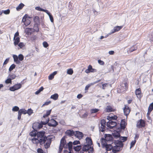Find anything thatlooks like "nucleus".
Segmentation results:
<instances>
[{
	"instance_id": "nucleus-1",
	"label": "nucleus",
	"mask_w": 153,
	"mask_h": 153,
	"mask_svg": "<svg viewBox=\"0 0 153 153\" xmlns=\"http://www.w3.org/2000/svg\"><path fill=\"white\" fill-rule=\"evenodd\" d=\"M45 132L44 131H41L37 132V136L39 140L40 141V145L44 144L45 149L48 148L51 144L52 138H49L45 136Z\"/></svg>"
},
{
	"instance_id": "nucleus-2",
	"label": "nucleus",
	"mask_w": 153,
	"mask_h": 153,
	"mask_svg": "<svg viewBox=\"0 0 153 153\" xmlns=\"http://www.w3.org/2000/svg\"><path fill=\"white\" fill-rule=\"evenodd\" d=\"M115 143L116 146H112V151L114 153H116L119 152L121 150V148H122L123 146V144L119 140L117 141Z\"/></svg>"
},
{
	"instance_id": "nucleus-3",
	"label": "nucleus",
	"mask_w": 153,
	"mask_h": 153,
	"mask_svg": "<svg viewBox=\"0 0 153 153\" xmlns=\"http://www.w3.org/2000/svg\"><path fill=\"white\" fill-rule=\"evenodd\" d=\"M49 121V119L48 118L46 122H41V123L38 122H35L33 123L32 128L34 130H37L41 128L42 126L43 125H45Z\"/></svg>"
},
{
	"instance_id": "nucleus-4",
	"label": "nucleus",
	"mask_w": 153,
	"mask_h": 153,
	"mask_svg": "<svg viewBox=\"0 0 153 153\" xmlns=\"http://www.w3.org/2000/svg\"><path fill=\"white\" fill-rule=\"evenodd\" d=\"M105 120L104 119H102L101 120L100 122L101 126L99 125V130L100 131L104 132L105 130L106 127H105L106 123Z\"/></svg>"
},
{
	"instance_id": "nucleus-5",
	"label": "nucleus",
	"mask_w": 153,
	"mask_h": 153,
	"mask_svg": "<svg viewBox=\"0 0 153 153\" xmlns=\"http://www.w3.org/2000/svg\"><path fill=\"white\" fill-rule=\"evenodd\" d=\"M117 125V123L116 122L110 120L107 122L106 124V126L110 129H113Z\"/></svg>"
},
{
	"instance_id": "nucleus-6",
	"label": "nucleus",
	"mask_w": 153,
	"mask_h": 153,
	"mask_svg": "<svg viewBox=\"0 0 153 153\" xmlns=\"http://www.w3.org/2000/svg\"><path fill=\"white\" fill-rule=\"evenodd\" d=\"M22 87V84L20 83H18L14 85L13 86L10 87L9 90L12 91H14Z\"/></svg>"
},
{
	"instance_id": "nucleus-7",
	"label": "nucleus",
	"mask_w": 153,
	"mask_h": 153,
	"mask_svg": "<svg viewBox=\"0 0 153 153\" xmlns=\"http://www.w3.org/2000/svg\"><path fill=\"white\" fill-rule=\"evenodd\" d=\"M48 123V125L51 127H55L58 125V123L55 120L52 119L46 124Z\"/></svg>"
},
{
	"instance_id": "nucleus-8",
	"label": "nucleus",
	"mask_w": 153,
	"mask_h": 153,
	"mask_svg": "<svg viewBox=\"0 0 153 153\" xmlns=\"http://www.w3.org/2000/svg\"><path fill=\"white\" fill-rule=\"evenodd\" d=\"M97 70L93 68L92 66L90 65L88 66V69H86L85 71V72L86 73H88L90 72H97Z\"/></svg>"
},
{
	"instance_id": "nucleus-9",
	"label": "nucleus",
	"mask_w": 153,
	"mask_h": 153,
	"mask_svg": "<svg viewBox=\"0 0 153 153\" xmlns=\"http://www.w3.org/2000/svg\"><path fill=\"white\" fill-rule=\"evenodd\" d=\"M126 123L125 121V120H122L120 124V126L118 128L119 130V131H120L122 129H124L126 127Z\"/></svg>"
},
{
	"instance_id": "nucleus-10",
	"label": "nucleus",
	"mask_w": 153,
	"mask_h": 153,
	"mask_svg": "<svg viewBox=\"0 0 153 153\" xmlns=\"http://www.w3.org/2000/svg\"><path fill=\"white\" fill-rule=\"evenodd\" d=\"M66 144V140L65 138L63 137L61 139L60 143V145L59 146V152H61L62 150V146Z\"/></svg>"
},
{
	"instance_id": "nucleus-11",
	"label": "nucleus",
	"mask_w": 153,
	"mask_h": 153,
	"mask_svg": "<svg viewBox=\"0 0 153 153\" xmlns=\"http://www.w3.org/2000/svg\"><path fill=\"white\" fill-rule=\"evenodd\" d=\"M145 126V123L144 121L142 119L140 120L137 124V126L139 128L143 127Z\"/></svg>"
},
{
	"instance_id": "nucleus-12",
	"label": "nucleus",
	"mask_w": 153,
	"mask_h": 153,
	"mask_svg": "<svg viewBox=\"0 0 153 153\" xmlns=\"http://www.w3.org/2000/svg\"><path fill=\"white\" fill-rule=\"evenodd\" d=\"M123 111L124 114L127 116L128 115L130 111V110L128 106L125 105V107L123 109Z\"/></svg>"
},
{
	"instance_id": "nucleus-13",
	"label": "nucleus",
	"mask_w": 153,
	"mask_h": 153,
	"mask_svg": "<svg viewBox=\"0 0 153 153\" xmlns=\"http://www.w3.org/2000/svg\"><path fill=\"white\" fill-rule=\"evenodd\" d=\"M120 89L122 92L125 91L128 88V84L127 83H123L120 85Z\"/></svg>"
},
{
	"instance_id": "nucleus-14",
	"label": "nucleus",
	"mask_w": 153,
	"mask_h": 153,
	"mask_svg": "<svg viewBox=\"0 0 153 153\" xmlns=\"http://www.w3.org/2000/svg\"><path fill=\"white\" fill-rule=\"evenodd\" d=\"M25 31L27 35H31L33 32V29L31 28H27L25 29Z\"/></svg>"
},
{
	"instance_id": "nucleus-15",
	"label": "nucleus",
	"mask_w": 153,
	"mask_h": 153,
	"mask_svg": "<svg viewBox=\"0 0 153 153\" xmlns=\"http://www.w3.org/2000/svg\"><path fill=\"white\" fill-rule=\"evenodd\" d=\"M118 129V131H116L114 132V133L112 134V136L114 138H117L118 137H120V133L119 132L120 131Z\"/></svg>"
},
{
	"instance_id": "nucleus-16",
	"label": "nucleus",
	"mask_w": 153,
	"mask_h": 153,
	"mask_svg": "<svg viewBox=\"0 0 153 153\" xmlns=\"http://www.w3.org/2000/svg\"><path fill=\"white\" fill-rule=\"evenodd\" d=\"M105 147L107 151H110L112 149V146L110 144H103V147Z\"/></svg>"
},
{
	"instance_id": "nucleus-17",
	"label": "nucleus",
	"mask_w": 153,
	"mask_h": 153,
	"mask_svg": "<svg viewBox=\"0 0 153 153\" xmlns=\"http://www.w3.org/2000/svg\"><path fill=\"white\" fill-rule=\"evenodd\" d=\"M13 57L14 59V61L16 62V64H19L20 62L18 60V57L16 55H13Z\"/></svg>"
},
{
	"instance_id": "nucleus-18",
	"label": "nucleus",
	"mask_w": 153,
	"mask_h": 153,
	"mask_svg": "<svg viewBox=\"0 0 153 153\" xmlns=\"http://www.w3.org/2000/svg\"><path fill=\"white\" fill-rule=\"evenodd\" d=\"M65 133L67 135L70 136H72L75 134L73 130H67Z\"/></svg>"
},
{
	"instance_id": "nucleus-19",
	"label": "nucleus",
	"mask_w": 153,
	"mask_h": 153,
	"mask_svg": "<svg viewBox=\"0 0 153 153\" xmlns=\"http://www.w3.org/2000/svg\"><path fill=\"white\" fill-rule=\"evenodd\" d=\"M75 136L77 137L80 139V138L83 137V134L81 132L79 131H76Z\"/></svg>"
},
{
	"instance_id": "nucleus-20",
	"label": "nucleus",
	"mask_w": 153,
	"mask_h": 153,
	"mask_svg": "<svg viewBox=\"0 0 153 153\" xmlns=\"http://www.w3.org/2000/svg\"><path fill=\"white\" fill-rule=\"evenodd\" d=\"M87 145L91 146L92 144V140L90 137H87L85 139Z\"/></svg>"
},
{
	"instance_id": "nucleus-21",
	"label": "nucleus",
	"mask_w": 153,
	"mask_h": 153,
	"mask_svg": "<svg viewBox=\"0 0 153 153\" xmlns=\"http://www.w3.org/2000/svg\"><path fill=\"white\" fill-rule=\"evenodd\" d=\"M91 147V146L88 145H85L82 148V150L83 151L87 152L89 149Z\"/></svg>"
},
{
	"instance_id": "nucleus-22",
	"label": "nucleus",
	"mask_w": 153,
	"mask_h": 153,
	"mask_svg": "<svg viewBox=\"0 0 153 153\" xmlns=\"http://www.w3.org/2000/svg\"><path fill=\"white\" fill-rule=\"evenodd\" d=\"M114 111L112 107L110 105H108L106 106L105 110V112H108L113 111Z\"/></svg>"
},
{
	"instance_id": "nucleus-23",
	"label": "nucleus",
	"mask_w": 153,
	"mask_h": 153,
	"mask_svg": "<svg viewBox=\"0 0 153 153\" xmlns=\"http://www.w3.org/2000/svg\"><path fill=\"white\" fill-rule=\"evenodd\" d=\"M137 49V47L135 45H134L132 47L129 49L128 50V53H130L132 52Z\"/></svg>"
},
{
	"instance_id": "nucleus-24",
	"label": "nucleus",
	"mask_w": 153,
	"mask_h": 153,
	"mask_svg": "<svg viewBox=\"0 0 153 153\" xmlns=\"http://www.w3.org/2000/svg\"><path fill=\"white\" fill-rule=\"evenodd\" d=\"M39 140L38 138L34 137L32 139V141L33 143L37 144L39 143L40 144V141Z\"/></svg>"
},
{
	"instance_id": "nucleus-25",
	"label": "nucleus",
	"mask_w": 153,
	"mask_h": 153,
	"mask_svg": "<svg viewBox=\"0 0 153 153\" xmlns=\"http://www.w3.org/2000/svg\"><path fill=\"white\" fill-rule=\"evenodd\" d=\"M117 118V117L116 116L114 115V116H108L107 119L109 120V121H110V120H116Z\"/></svg>"
},
{
	"instance_id": "nucleus-26",
	"label": "nucleus",
	"mask_w": 153,
	"mask_h": 153,
	"mask_svg": "<svg viewBox=\"0 0 153 153\" xmlns=\"http://www.w3.org/2000/svg\"><path fill=\"white\" fill-rule=\"evenodd\" d=\"M59 95L57 93H55L54 94L52 95L51 97V98L54 100H57L58 98Z\"/></svg>"
},
{
	"instance_id": "nucleus-27",
	"label": "nucleus",
	"mask_w": 153,
	"mask_h": 153,
	"mask_svg": "<svg viewBox=\"0 0 153 153\" xmlns=\"http://www.w3.org/2000/svg\"><path fill=\"white\" fill-rule=\"evenodd\" d=\"M73 143L71 141L69 142L68 143V149L69 151H72L73 149Z\"/></svg>"
},
{
	"instance_id": "nucleus-28",
	"label": "nucleus",
	"mask_w": 153,
	"mask_h": 153,
	"mask_svg": "<svg viewBox=\"0 0 153 153\" xmlns=\"http://www.w3.org/2000/svg\"><path fill=\"white\" fill-rule=\"evenodd\" d=\"M24 6L25 5L23 4L22 3H20L19 4L18 6L16 7V10L19 11L22 9Z\"/></svg>"
},
{
	"instance_id": "nucleus-29",
	"label": "nucleus",
	"mask_w": 153,
	"mask_h": 153,
	"mask_svg": "<svg viewBox=\"0 0 153 153\" xmlns=\"http://www.w3.org/2000/svg\"><path fill=\"white\" fill-rule=\"evenodd\" d=\"M37 131L34 130V131H32L30 133V135L32 137H36L37 136Z\"/></svg>"
},
{
	"instance_id": "nucleus-30",
	"label": "nucleus",
	"mask_w": 153,
	"mask_h": 153,
	"mask_svg": "<svg viewBox=\"0 0 153 153\" xmlns=\"http://www.w3.org/2000/svg\"><path fill=\"white\" fill-rule=\"evenodd\" d=\"M14 45L15 46L18 45L20 42V38L19 37H17L16 38H15Z\"/></svg>"
},
{
	"instance_id": "nucleus-31",
	"label": "nucleus",
	"mask_w": 153,
	"mask_h": 153,
	"mask_svg": "<svg viewBox=\"0 0 153 153\" xmlns=\"http://www.w3.org/2000/svg\"><path fill=\"white\" fill-rule=\"evenodd\" d=\"M51 112V109L50 110L48 111H47L46 112V113L44 115L43 117L45 118L47 117L49 115H50Z\"/></svg>"
},
{
	"instance_id": "nucleus-32",
	"label": "nucleus",
	"mask_w": 153,
	"mask_h": 153,
	"mask_svg": "<svg viewBox=\"0 0 153 153\" xmlns=\"http://www.w3.org/2000/svg\"><path fill=\"white\" fill-rule=\"evenodd\" d=\"M81 149V146L80 145L74 147V149L76 152H79Z\"/></svg>"
},
{
	"instance_id": "nucleus-33",
	"label": "nucleus",
	"mask_w": 153,
	"mask_h": 153,
	"mask_svg": "<svg viewBox=\"0 0 153 153\" xmlns=\"http://www.w3.org/2000/svg\"><path fill=\"white\" fill-rule=\"evenodd\" d=\"M120 137V141L122 142V143L126 141L127 139V137Z\"/></svg>"
},
{
	"instance_id": "nucleus-34",
	"label": "nucleus",
	"mask_w": 153,
	"mask_h": 153,
	"mask_svg": "<svg viewBox=\"0 0 153 153\" xmlns=\"http://www.w3.org/2000/svg\"><path fill=\"white\" fill-rule=\"evenodd\" d=\"M141 93V91L140 88H137L136 89L135 91V93L136 95H140Z\"/></svg>"
},
{
	"instance_id": "nucleus-35",
	"label": "nucleus",
	"mask_w": 153,
	"mask_h": 153,
	"mask_svg": "<svg viewBox=\"0 0 153 153\" xmlns=\"http://www.w3.org/2000/svg\"><path fill=\"white\" fill-rule=\"evenodd\" d=\"M18 112L22 114H26V110L25 109H21Z\"/></svg>"
},
{
	"instance_id": "nucleus-36",
	"label": "nucleus",
	"mask_w": 153,
	"mask_h": 153,
	"mask_svg": "<svg viewBox=\"0 0 153 153\" xmlns=\"http://www.w3.org/2000/svg\"><path fill=\"white\" fill-rule=\"evenodd\" d=\"M16 67V65L14 64H12L10 66L9 69V71L11 72L12 70H13Z\"/></svg>"
},
{
	"instance_id": "nucleus-37",
	"label": "nucleus",
	"mask_w": 153,
	"mask_h": 153,
	"mask_svg": "<svg viewBox=\"0 0 153 153\" xmlns=\"http://www.w3.org/2000/svg\"><path fill=\"white\" fill-rule=\"evenodd\" d=\"M123 27V26H117L114 27V28L115 29V30L116 32L120 30Z\"/></svg>"
},
{
	"instance_id": "nucleus-38",
	"label": "nucleus",
	"mask_w": 153,
	"mask_h": 153,
	"mask_svg": "<svg viewBox=\"0 0 153 153\" xmlns=\"http://www.w3.org/2000/svg\"><path fill=\"white\" fill-rule=\"evenodd\" d=\"M99 109H98L95 108L92 109L90 110L91 112V114L96 113L99 111Z\"/></svg>"
},
{
	"instance_id": "nucleus-39",
	"label": "nucleus",
	"mask_w": 153,
	"mask_h": 153,
	"mask_svg": "<svg viewBox=\"0 0 153 153\" xmlns=\"http://www.w3.org/2000/svg\"><path fill=\"white\" fill-rule=\"evenodd\" d=\"M28 17V18H30V17H28V15L26 14L23 17V19H22V21L23 22H25V21L27 19H26Z\"/></svg>"
},
{
	"instance_id": "nucleus-40",
	"label": "nucleus",
	"mask_w": 153,
	"mask_h": 153,
	"mask_svg": "<svg viewBox=\"0 0 153 153\" xmlns=\"http://www.w3.org/2000/svg\"><path fill=\"white\" fill-rule=\"evenodd\" d=\"M9 76L10 77V78H11L12 80V79H15L16 77V76L14 74L12 73H10L9 75Z\"/></svg>"
},
{
	"instance_id": "nucleus-41",
	"label": "nucleus",
	"mask_w": 153,
	"mask_h": 153,
	"mask_svg": "<svg viewBox=\"0 0 153 153\" xmlns=\"http://www.w3.org/2000/svg\"><path fill=\"white\" fill-rule=\"evenodd\" d=\"M73 73V70L71 69H68L67 71V73L68 74H70V75H72Z\"/></svg>"
},
{
	"instance_id": "nucleus-42",
	"label": "nucleus",
	"mask_w": 153,
	"mask_h": 153,
	"mask_svg": "<svg viewBox=\"0 0 153 153\" xmlns=\"http://www.w3.org/2000/svg\"><path fill=\"white\" fill-rule=\"evenodd\" d=\"M136 140H134L132 141L131 143L130 144V149H131V148L133 147L134 145H135L136 143Z\"/></svg>"
},
{
	"instance_id": "nucleus-43",
	"label": "nucleus",
	"mask_w": 153,
	"mask_h": 153,
	"mask_svg": "<svg viewBox=\"0 0 153 153\" xmlns=\"http://www.w3.org/2000/svg\"><path fill=\"white\" fill-rule=\"evenodd\" d=\"M18 57L19 61H22L24 59V56L22 54H19Z\"/></svg>"
},
{
	"instance_id": "nucleus-44",
	"label": "nucleus",
	"mask_w": 153,
	"mask_h": 153,
	"mask_svg": "<svg viewBox=\"0 0 153 153\" xmlns=\"http://www.w3.org/2000/svg\"><path fill=\"white\" fill-rule=\"evenodd\" d=\"M33 113V110L31 109H28L27 111H26V114H27L30 115Z\"/></svg>"
},
{
	"instance_id": "nucleus-45",
	"label": "nucleus",
	"mask_w": 153,
	"mask_h": 153,
	"mask_svg": "<svg viewBox=\"0 0 153 153\" xmlns=\"http://www.w3.org/2000/svg\"><path fill=\"white\" fill-rule=\"evenodd\" d=\"M13 111H17L19 110V108L17 106H15L12 108Z\"/></svg>"
},
{
	"instance_id": "nucleus-46",
	"label": "nucleus",
	"mask_w": 153,
	"mask_h": 153,
	"mask_svg": "<svg viewBox=\"0 0 153 153\" xmlns=\"http://www.w3.org/2000/svg\"><path fill=\"white\" fill-rule=\"evenodd\" d=\"M2 12L5 14H8L10 13V10L8 9L6 10H2Z\"/></svg>"
},
{
	"instance_id": "nucleus-47",
	"label": "nucleus",
	"mask_w": 153,
	"mask_h": 153,
	"mask_svg": "<svg viewBox=\"0 0 153 153\" xmlns=\"http://www.w3.org/2000/svg\"><path fill=\"white\" fill-rule=\"evenodd\" d=\"M11 79L10 78H9L7 79L5 81V82L6 84L11 83L12 81Z\"/></svg>"
},
{
	"instance_id": "nucleus-48",
	"label": "nucleus",
	"mask_w": 153,
	"mask_h": 153,
	"mask_svg": "<svg viewBox=\"0 0 153 153\" xmlns=\"http://www.w3.org/2000/svg\"><path fill=\"white\" fill-rule=\"evenodd\" d=\"M18 45L20 48H22L25 45L23 42H20L18 44Z\"/></svg>"
},
{
	"instance_id": "nucleus-49",
	"label": "nucleus",
	"mask_w": 153,
	"mask_h": 153,
	"mask_svg": "<svg viewBox=\"0 0 153 153\" xmlns=\"http://www.w3.org/2000/svg\"><path fill=\"white\" fill-rule=\"evenodd\" d=\"M34 29L33 30H35L36 32H38L39 31V28L38 27V25H35L34 27Z\"/></svg>"
},
{
	"instance_id": "nucleus-50",
	"label": "nucleus",
	"mask_w": 153,
	"mask_h": 153,
	"mask_svg": "<svg viewBox=\"0 0 153 153\" xmlns=\"http://www.w3.org/2000/svg\"><path fill=\"white\" fill-rule=\"evenodd\" d=\"M35 9L39 11H43L44 9L41 8L39 7H35Z\"/></svg>"
},
{
	"instance_id": "nucleus-51",
	"label": "nucleus",
	"mask_w": 153,
	"mask_h": 153,
	"mask_svg": "<svg viewBox=\"0 0 153 153\" xmlns=\"http://www.w3.org/2000/svg\"><path fill=\"white\" fill-rule=\"evenodd\" d=\"M148 109L150 110V111H152L153 109V102L151 103L149 105Z\"/></svg>"
},
{
	"instance_id": "nucleus-52",
	"label": "nucleus",
	"mask_w": 153,
	"mask_h": 153,
	"mask_svg": "<svg viewBox=\"0 0 153 153\" xmlns=\"http://www.w3.org/2000/svg\"><path fill=\"white\" fill-rule=\"evenodd\" d=\"M88 113L87 112H86L84 114L82 115V118H86L87 117H88Z\"/></svg>"
},
{
	"instance_id": "nucleus-53",
	"label": "nucleus",
	"mask_w": 153,
	"mask_h": 153,
	"mask_svg": "<svg viewBox=\"0 0 153 153\" xmlns=\"http://www.w3.org/2000/svg\"><path fill=\"white\" fill-rule=\"evenodd\" d=\"M43 46L45 48H47L48 46V44L46 42H43Z\"/></svg>"
},
{
	"instance_id": "nucleus-54",
	"label": "nucleus",
	"mask_w": 153,
	"mask_h": 153,
	"mask_svg": "<svg viewBox=\"0 0 153 153\" xmlns=\"http://www.w3.org/2000/svg\"><path fill=\"white\" fill-rule=\"evenodd\" d=\"M93 148L91 147L89 149V150L87 151V152H88L89 153H92V152H93Z\"/></svg>"
},
{
	"instance_id": "nucleus-55",
	"label": "nucleus",
	"mask_w": 153,
	"mask_h": 153,
	"mask_svg": "<svg viewBox=\"0 0 153 153\" xmlns=\"http://www.w3.org/2000/svg\"><path fill=\"white\" fill-rule=\"evenodd\" d=\"M91 85H92L91 83L90 84H89L87 85L85 87V91H87L88 89L90 87Z\"/></svg>"
},
{
	"instance_id": "nucleus-56",
	"label": "nucleus",
	"mask_w": 153,
	"mask_h": 153,
	"mask_svg": "<svg viewBox=\"0 0 153 153\" xmlns=\"http://www.w3.org/2000/svg\"><path fill=\"white\" fill-rule=\"evenodd\" d=\"M72 143L74 145H76L78 144H80V142L79 141L75 140Z\"/></svg>"
},
{
	"instance_id": "nucleus-57",
	"label": "nucleus",
	"mask_w": 153,
	"mask_h": 153,
	"mask_svg": "<svg viewBox=\"0 0 153 153\" xmlns=\"http://www.w3.org/2000/svg\"><path fill=\"white\" fill-rule=\"evenodd\" d=\"M25 25H29L30 23V21L28 19H27L26 21H25Z\"/></svg>"
},
{
	"instance_id": "nucleus-58",
	"label": "nucleus",
	"mask_w": 153,
	"mask_h": 153,
	"mask_svg": "<svg viewBox=\"0 0 153 153\" xmlns=\"http://www.w3.org/2000/svg\"><path fill=\"white\" fill-rule=\"evenodd\" d=\"M98 63L100 64V65H104V62L103 61H102V60H98Z\"/></svg>"
},
{
	"instance_id": "nucleus-59",
	"label": "nucleus",
	"mask_w": 153,
	"mask_h": 153,
	"mask_svg": "<svg viewBox=\"0 0 153 153\" xmlns=\"http://www.w3.org/2000/svg\"><path fill=\"white\" fill-rule=\"evenodd\" d=\"M37 152L38 153H43V151L41 149L38 148L37 150Z\"/></svg>"
},
{
	"instance_id": "nucleus-60",
	"label": "nucleus",
	"mask_w": 153,
	"mask_h": 153,
	"mask_svg": "<svg viewBox=\"0 0 153 153\" xmlns=\"http://www.w3.org/2000/svg\"><path fill=\"white\" fill-rule=\"evenodd\" d=\"M54 76H53L52 74H51L48 76V79L49 80H52L54 78Z\"/></svg>"
},
{
	"instance_id": "nucleus-61",
	"label": "nucleus",
	"mask_w": 153,
	"mask_h": 153,
	"mask_svg": "<svg viewBox=\"0 0 153 153\" xmlns=\"http://www.w3.org/2000/svg\"><path fill=\"white\" fill-rule=\"evenodd\" d=\"M49 16V17L50 20L51 22H53V16H52V15L51 14V15H50V16Z\"/></svg>"
},
{
	"instance_id": "nucleus-62",
	"label": "nucleus",
	"mask_w": 153,
	"mask_h": 153,
	"mask_svg": "<svg viewBox=\"0 0 153 153\" xmlns=\"http://www.w3.org/2000/svg\"><path fill=\"white\" fill-rule=\"evenodd\" d=\"M44 10L43 12H45L49 16L50 15H51V14L48 11V10H45L44 9Z\"/></svg>"
},
{
	"instance_id": "nucleus-63",
	"label": "nucleus",
	"mask_w": 153,
	"mask_h": 153,
	"mask_svg": "<svg viewBox=\"0 0 153 153\" xmlns=\"http://www.w3.org/2000/svg\"><path fill=\"white\" fill-rule=\"evenodd\" d=\"M51 101H48L45 102L43 105V106L48 105L49 104L51 103Z\"/></svg>"
},
{
	"instance_id": "nucleus-64",
	"label": "nucleus",
	"mask_w": 153,
	"mask_h": 153,
	"mask_svg": "<svg viewBox=\"0 0 153 153\" xmlns=\"http://www.w3.org/2000/svg\"><path fill=\"white\" fill-rule=\"evenodd\" d=\"M18 120H20L21 118V116L22 114L18 112Z\"/></svg>"
}]
</instances>
